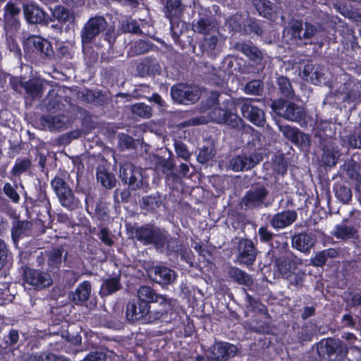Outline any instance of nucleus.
<instances>
[{"label":"nucleus","mask_w":361,"mask_h":361,"mask_svg":"<svg viewBox=\"0 0 361 361\" xmlns=\"http://www.w3.org/2000/svg\"><path fill=\"white\" fill-rule=\"evenodd\" d=\"M137 300L144 310L153 315L148 317V321L168 322L173 319L176 299L159 294L149 286H141L137 290Z\"/></svg>","instance_id":"nucleus-1"},{"label":"nucleus","mask_w":361,"mask_h":361,"mask_svg":"<svg viewBox=\"0 0 361 361\" xmlns=\"http://www.w3.org/2000/svg\"><path fill=\"white\" fill-rule=\"evenodd\" d=\"M184 6L182 1H166L165 16L170 20V32L174 44L181 50H184L187 44H190L193 40L188 35V32L184 30V23H181L180 27V18L183 16Z\"/></svg>","instance_id":"nucleus-2"},{"label":"nucleus","mask_w":361,"mask_h":361,"mask_svg":"<svg viewBox=\"0 0 361 361\" xmlns=\"http://www.w3.org/2000/svg\"><path fill=\"white\" fill-rule=\"evenodd\" d=\"M301 260L293 253L275 259L276 271L283 279L288 281L289 285L296 288L302 286L305 274L300 268Z\"/></svg>","instance_id":"nucleus-3"},{"label":"nucleus","mask_w":361,"mask_h":361,"mask_svg":"<svg viewBox=\"0 0 361 361\" xmlns=\"http://www.w3.org/2000/svg\"><path fill=\"white\" fill-rule=\"evenodd\" d=\"M273 111L286 120L298 123L302 128L312 126V118L307 116L305 109L294 102L279 98L272 101Z\"/></svg>","instance_id":"nucleus-4"},{"label":"nucleus","mask_w":361,"mask_h":361,"mask_svg":"<svg viewBox=\"0 0 361 361\" xmlns=\"http://www.w3.org/2000/svg\"><path fill=\"white\" fill-rule=\"evenodd\" d=\"M26 212L30 219L44 224L51 219V203L46 192V186L39 183L36 198L30 197L26 202Z\"/></svg>","instance_id":"nucleus-5"},{"label":"nucleus","mask_w":361,"mask_h":361,"mask_svg":"<svg viewBox=\"0 0 361 361\" xmlns=\"http://www.w3.org/2000/svg\"><path fill=\"white\" fill-rule=\"evenodd\" d=\"M22 45L26 59L47 60L54 56L51 43L39 35H29L23 38Z\"/></svg>","instance_id":"nucleus-6"},{"label":"nucleus","mask_w":361,"mask_h":361,"mask_svg":"<svg viewBox=\"0 0 361 361\" xmlns=\"http://www.w3.org/2000/svg\"><path fill=\"white\" fill-rule=\"evenodd\" d=\"M317 350L319 357L329 361H342L348 353L347 345L340 339L332 337L322 339L317 343Z\"/></svg>","instance_id":"nucleus-7"},{"label":"nucleus","mask_w":361,"mask_h":361,"mask_svg":"<svg viewBox=\"0 0 361 361\" xmlns=\"http://www.w3.org/2000/svg\"><path fill=\"white\" fill-rule=\"evenodd\" d=\"M238 105L231 99L225 100L222 106L216 108L214 114L219 123L225 124L231 128L241 130L245 127L243 120L238 114Z\"/></svg>","instance_id":"nucleus-8"},{"label":"nucleus","mask_w":361,"mask_h":361,"mask_svg":"<svg viewBox=\"0 0 361 361\" xmlns=\"http://www.w3.org/2000/svg\"><path fill=\"white\" fill-rule=\"evenodd\" d=\"M164 229L151 224H145L135 228V238L145 245H152L157 250H163Z\"/></svg>","instance_id":"nucleus-9"},{"label":"nucleus","mask_w":361,"mask_h":361,"mask_svg":"<svg viewBox=\"0 0 361 361\" xmlns=\"http://www.w3.org/2000/svg\"><path fill=\"white\" fill-rule=\"evenodd\" d=\"M23 279L25 283L31 286L36 290L49 288L53 283L52 278L47 271L27 266L23 267Z\"/></svg>","instance_id":"nucleus-10"},{"label":"nucleus","mask_w":361,"mask_h":361,"mask_svg":"<svg viewBox=\"0 0 361 361\" xmlns=\"http://www.w3.org/2000/svg\"><path fill=\"white\" fill-rule=\"evenodd\" d=\"M236 345L226 341H215L208 350L209 361H228L237 353Z\"/></svg>","instance_id":"nucleus-11"},{"label":"nucleus","mask_w":361,"mask_h":361,"mask_svg":"<svg viewBox=\"0 0 361 361\" xmlns=\"http://www.w3.org/2000/svg\"><path fill=\"white\" fill-rule=\"evenodd\" d=\"M107 22L103 16L90 18L81 30L82 44H91L92 40L106 30Z\"/></svg>","instance_id":"nucleus-12"},{"label":"nucleus","mask_w":361,"mask_h":361,"mask_svg":"<svg viewBox=\"0 0 361 361\" xmlns=\"http://www.w3.org/2000/svg\"><path fill=\"white\" fill-rule=\"evenodd\" d=\"M20 23L18 20H8L5 24L6 44L11 52L18 59H21V48L18 42Z\"/></svg>","instance_id":"nucleus-13"},{"label":"nucleus","mask_w":361,"mask_h":361,"mask_svg":"<svg viewBox=\"0 0 361 361\" xmlns=\"http://www.w3.org/2000/svg\"><path fill=\"white\" fill-rule=\"evenodd\" d=\"M119 176L124 184L133 190L140 188L142 185V175L140 170L130 163L122 164L119 170Z\"/></svg>","instance_id":"nucleus-14"},{"label":"nucleus","mask_w":361,"mask_h":361,"mask_svg":"<svg viewBox=\"0 0 361 361\" xmlns=\"http://www.w3.org/2000/svg\"><path fill=\"white\" fill-rule=\"evenodd\" d=\"M171 96L173 100L180 104H194L199 99L197 92L185 83H178L171 88Z\"/></svg>","instance_id":"nucleus-15"},{"label":"nucleus","mask_w":361,"mask_h":361,"mask_svg":"<svg viewBox=\"0 0 361 361\" xmlns=\"http://www.w3.org/2000/svg\"><path fill=\"white\" fill-rule=\"evenodd\" d=\"M279 131L286 138L297 147L307 149L311 146L312 142L310 135L302 132L296 127H292L288 125H281L279 126Z\"/></svg>","instance_id":"nucleus-16"},{"label":"nucleus","mask_w":361,"mask_h":361,"mask_svg":"<svg viewBox=\"0 0 361 361\" xmlns=\"http://www.w3.org/2000/svg\"><path fill=\"white\" fill-rule=\"evenodd\" d=\"M316 242V235L308 230L295 233L291 236L292 247L305 254L310 252Z\"/></svg>","instance_id":"nucleus-17"},{"label":"nucleus","mask_w":361,"mask_h":361,"mask_svg":"<svg viewBox=\"0 0 361 361\" xmlns=\"http://www.w3.org/2000/svg\"><path fill=\"white\" fill-rule=\"evenodd\" d=\"M136 71L141 78L155 76L161 73V66L155 57L145 56L137 63Z\"/></svg>","instance_id":"nucleus-18"},{"label":"nucleus","mask_w":361,"mask_h":361,"mask_svg":"<svg viewBox=\"0 0 361 361\" xmlns=\"http://www.w3.org/2000/svg\"><path fill=\"white\" fill-rule=\"evenodd\" d=\"M316 32V27L310 23H305V28L302 20H293L290 23V33L295 39H311Z\"/></svg>","instance_id":"nucleus-19"},{"label":"nucleus","mask_w":361,"mask_h":361,"mask_svg":"<svg viewBox=\"0 0 361 361\" xmlns=\"http://www.w3.org/2000/svg\"><path fill=\"white\" fill-rule=\"evenodd\" d=\"M298 219L297 212L293 209H286L275 214L270 219V225L274 229H283L292 225Z\"/></svg>","instance_id":"nucleus-20"},{"label":"nucleus","mask_w":361,"mask_h":361,"mask_svg":"<svg viewBox=\"0 0 361 361\" xmlns=\"http://www.w3.org/2000/svg\"><path fill=\"white\" fill-rule=\"evenodd\" d=\"M40 121L41 123L47 127L50 131H61L67 129L71 125L70 118L64 114L43 115Z\"/></svg>","instance_id":"nucleus-21"},{"label":"nucleus","mask_w":361,"mask_h":361,"mask_svg":"<svg viewBox=\"0 0 361 361\" xmlns=\"http://www.w3.org/2000/svg\"><path fill=\"white\" fill-rule=\"evenodd\" d=\"M23 7L25 18L30 24L49 23L47 14L42 8L34 4H23Z\"/></svg>","instance_id":"nucleus-22"},{"label":"nucleus","mask_w":361,"mask_h":361,"mask_svg":"<svg viewBox=\"0 0 361 361\" xmlns=\"http://www.w3.org/2000/svg\"><path fill=\"white\" fill-rule=\"evenodd\" d=\"M342 94H344L343 102L348 104L360 102L361 101V83L357 80H347L343 85Z\"/></svg>","instance_id":"nucleus-23"},{"label":"nucleus","mask_w":361,"mask_h":361,"mask_svg":"<svg viewBox=\"0 0 361 361\" xmlns=\"http://www.w3.org/2000/svg\"><path fill=\"white\" fill-rule=\"evenodd\" d=\"M163 234L165 240H164L163 249L166 247L168 254L176 255H180L183 256L187 252V247L183 244L182 240L179 238L171 236L167 231L164 229Z\"/></svg>","instance_id":"nucleus-24"},{"label":"nucleus","mask_w":361,"mask_h":361,"mask_svg":"<svg viewBox=\"0 0 361 361\" xmlns=\"http://www.w3.org/2000/svg\"><path fill=\"white\" fill-rule=\"evenodd\" d=\"M149 316H153L141 306V303L137 301H130L126 306V317L131 322H135L140 319L148 320Z\"/></svg>","instance_id":"nucleus-25"},{"label":"nucleus","mask_w":361,"mask_h":361,"mask_svg":"<svg viewBox=\"0 0 361 361\" xmlns=\"http://www.w3.org/2000/svg\"><path fill=\"white\" fill-rule=\"evenodd\" d=\"M218 43L219 37L216 35H204L198 42L201 54L214 59L218 53L216 49Z\"/></svg>","instance_id":"nucleus-26"},{"label":"nucleus","mask_w":361,"mask_h":361,"mask_svg":"<svg viewBox=\"0 0 361 361\" xmlns=\"http://www.w3.org/2000/svg\"><path fill=\"white\" fill-rule=\"evenodd\" d=\"M152 279L162 286H168L176 279L175 271L165 266H156Z\"/></svg>","instance_id":"nucleus-27"},{"label":"nucleus","mask_w":361,"mask_h":361,"mask_svg":"<svg viewBox=\"0 0 361 361\" xmlns=\"http://www.w3.org/2000/svg\"><path fill=\"white\" fill-rule=\"evenodd\" d=\"M266 61L261 50L250 45V73H262L265 68Z\"/></svg>","instance_id":"nucleus-28"},{"label":"nucleus","mask_w":361,"mask_h":361,"mask_svg":"<svg viewBox=\"0 0 361 361\" xmlns=\"http://www.w3.org/2000/svg\"><path fill=\"white\" fill-rule=\"evenodd\" d=\"M60 204L68 211L73 212L82 207L80 200L75 196L73 190L71 188L56 195Z\"/></svg>","instance_id":"nucleus-29"},{"label":"nucleus","mask_w":361,"mask_h":361,"mask_svg":"<svg viewBox=\"0 0 361 361\" xmlns=\"http://www.w3.org/2000/svg\"><path fill=\"white\" fill-rule=\"evenodd\" d=\"M347 219H343L340 224L334 226L331 234L338 240H347L350 239H356L358 237L357 230L353 226L346 225Z\"/></svg>","instance_id":"nucleus-30"},{"label":"nucleus","mask_w":361,"mask_h":361,"mask_svg":"<svg viewBox=\"0 0 361 361\" xmlns=\"http://www.w3.org/2000/svg\"><path fill=\"white\" fill-rule=\"evenodd\" d=\"M216 29L215 19L211 15L204 17L200 16L195 23H192L193 31L203 34L204 36L211 35L210 32Z\"/></svg>","instance_id":"nucleus-31"},{"label":"nucleus","mask_w":361,"mask_h":361,"mask_svg":"<svg viewBox=\"0 0 361 361\" xmlns=\"http://www.w3.org/2000/svg\"><path fill=\"white\" fill-rule=\"evenodd\" d=\"M268 195L269 191L264 186H257L250 190V208L267 207L268 204L265 203V200Z\"/></svg>","instance_id":"nucleus-32"},{"label":"nucleus","mask_w":361,"mask_h":361,"mask_svg":"<svg viewBox=\"0 0 361 361\" xmlns=\"http://www.w3.org/2000/svg\"><path fill=\"white\" fill-rule=\"evenodd\" d=\"M91 293V283L88 281L80 283L75 290L69 293V298L76 304L80 305L86 302Z\"/></svg>","instance_id":"nucleus-33"},{"label":"nucleus","mask_w":361,"mask_h":361,"mask_svg":"<svg viewBox=\"0 0 361 361\" xmlns=\"http://www.w3.org/2000/svg\"><path fill=\"white\" fill-rule=\"evenodd\" d=\"M96 178L101 185L107 188L111 189L116 185V179L114 173L109 171L105 165H99L97 168Z\"/></svg>","instance_id":"nucleus-34"},{"label":"nucleus","mask_w":361,"mask_h":361,"mask_svg":"<svg viewBox=\"0 0 361 361\" xmlns=\"http://www.w3.org/2000/svg\"><path fill=\"white\" fill-rule=\"evenodd\" d=\"M51 10V16L48 17L49 22L56 20L61 24H66L67 22H73L75 14L73 11L63 6H56Z\"/></svg>","instance_id":"nucleus-35"},{"label":"nucleus","mask_w":361,"mask_h":361,"mask_svg":"<svg viewBox=\"0 0 361 361\" xmlns=\"http://www.w3.org/2000/svg\"><path fill=\"white\" fill-rule=\"evenodd\" d=\"M276 82L278 94L281 95V98L286 100L294 99L295 91L288 78L279 75L276 78Z\"/></svg>","instance_id":"nucleus-36"},{"label":"nucleus","mask_w":361,"mask_h":361,"mask_svg":"<svg viewBox=\"0 0 361 361\" xmlns=\"http://www.w3.org/2000/svg\"><path fill=\"white\" fill-rule=\"evenodd\" d=\"M122 288L120 276L109 277L103 280L99 293L102 296H108Z\"/></svg>","instance_id":"nucleus-37"},{"label":"nucleus","mask_w":361,"mask_h":361,"mask_svg":"<svg viewBox=\"0 0 361 361\" xmlns=\"http://www.w3.org/2000/svg\"><path fill=\"white\" fill-rule=\"evenodd\" d=\"M32 228V223L27 220L17 219L13 221L11 238L13 242H18L23 235H28Z\"/></svg>","instance_id":"nucleus-38"},{"label":"nucleus","mask_w":361,"mask_h":361,"mask_svg":"<svg viewBox=\"0 0 361 361\" xmlns=\"http://www.w3.org/2000/svg\"><path fill=\"white\" fill-rule=\"evenodd\" d=\"M63 251V247L62 246H59L53 248V250L49 252L47 259L49 271L56 272L59 270L62 263Z\"/></svg>","instance_id":"nucleus-39"},{"label":"nucleus","mask_w":361,"mask_h":361,"mask_svg":"<svg viewBox=\"0 0 361 361\" xmlns=\"http://www.w3.org/2000/svg\"><path fill=\"white\" fill-rule=\"evenodd\" d=\"M66 177H69V175L66 171H63L57 173L51 180V187L56 195L62 194V192L71 188L66 180Z\"/></svg>","instance_id":"nucleus-40"},{"label":"nucleus","mask_w":361,"mask_h":361,"mask_svg":"<svg viewBox=\"0 0 361 361\" xmlns=\"http://www.w3.org/2000/svg\"><path fill=\"white\" fill-rule=\"evenodd\" d=\"M288 160L283 153L275 154L271 159V167L274 173L283 176L287 173Z\"/></svg>","instance_id":"nucleus-41"},{"label":"nucleus","mask_w":361,"mask_h":361,"mask_svg":"<svg viewBox=\"0 0 361 361\" xmlns=\"http://www.w3.org/2000/svg\"><path fill=\"white\" fill-rule=\"evenodd\" d=\"M84 61L87 69L91 70L95 67L98 62L99 54L91 44H82Z\"/></svg>","instance_id":"nucleus-42"},{"label":"nucleus","mask_w":361,"mask_h":361,"mask_svg":"<svg viewBox=\"0 0 361 361\" xmlns=\"http://www.w3.org/2000/svg\"><path fill=\"white\" fill-rule=\"evenodd\" d=\"M253 99L250 98V122L259 127H263L266 122L265 114L262 108L252 104Z\"/></svg>","instance_id":"nucleus-43"},{"label":"nucleus","mask_w":361,"mask_h":361,"mask_svg":"<svg viewBox=\"0 0 361 361\" xmlns=\"http://www.w3.org/2000/svg\"><path fill=\"white\" fill-rule=\"evenodd\" d=\"M259 11L260 16L272 19L276 16V6L272 1H252Z\"/></svg>","instance_id":"nucleus-44"},{"label":"nucleus","mask_w":361,"mask_h":361,"mask_svg":"<svg viewBox=\"0 0 361 361\" xmlns=\"http://www.w3.org/2000/svg\"><path fill=\"white\" fill-rule=\"evenodd\" d=\"M303 76L307 79L310 78L312 83L319 85L322 83V78L324 73L319 67H314L312 65H305L302 71Z\"/></svg>","instance_id":"nucleus-45"},{"label":"nucleus","mask_w":361,"mask_h":361,"mask_svg":"<svg viewBox=\"0 0 361 361\" xmlns=\"http://www.w3.org/2000/svg\"><path fill=\"white\" fill-rule=\"evenodd\" d=\"M334 191L336 198L343 203H348L352 200V190L348 186L336 183L334 185Z\"/></svg>","instance_id":"nucleus-46"},{"label":"nucleus","mask_w":361,"mask_h":361,"mask_svg":"<svg viewBox=\"0 0 361 361\" xmlns=\"http://www.w3.org/2000/svg\"><path fill=\"white\" fill-rule=\"evenodd\" d=\"M42 84L35 79H29L24 82V90L25 93L32 99L40 96L42 94Z\"/></svg>","instance_id":"nucleus-47"},{"label":"nucleus","mask_w":361,"mask_h":361,"mask_svg":"<svg viewBox=\"0 0 361 361\" xmlns=\"http://www.w3.org/2000/svg\"><path fill=\"white\" fill-rule=\"evenodd\" d=\"M86 99L94 105L104 106L109 103V97L102 90H87L85 94Z\"/></svg>","instance_id":"nucleus-48"},{"label":"nucleus","mask_w":361,"mask_h":361,"mask_svg":"<svg viewBox=\"0 0 361 361\" xmlns=\"http://www.w3.org/2000/svg\"><path fill=\"white\" fill-rule=\"evenodd\" d=\"M142 203L143 209L154 212L161 205V196L159 195H150L143 197Z\"/></svg>","instance_id":"nucleus-49"},{"label":"nucleus","mask_w":361,"mask_h":361,"mask_svg":"<svg viewBox=\"0 0 361 361\" xmlns=\"http://www.w3.org/2000/svg\"><path fill=\"white\" fill-rule=\"evenodd\" d=\"M237 249L238 251L237 261L240 264H245L248 266V238L239 240Z\"/></svg>","instance_id":"nucleus-50"},{"label":"nucleus","mask_w":361,"mask_h":361,"mask_svg":"<svg viewBox=\"0 0 361 361\" xmlns=\"http://www.w3.org/2000/svg\"><path fill=\"white\" fill-rule=\"evenodd\" d=\"M314 334L315 329L313 328L312 324L311 323H306L303 324L298 331V337L299 341L302 343L304 342H310L312 340Z\"/></svg>","instance_id":"nucleus-51"},{"label":"nucleus","mask_w":361,"mask_h":361,"mask_svg":"<svg viewBox=\"0 0 361 361\" xmlns=\"http://www.w3.org/2000/svg\"><path fill=\"white\" fill-rule=\"evenodd\" d=\"M346 176L351 180H358L361 178L360 166L356 161L351 159L345 164Z\"/></svg>","instance_id":"nucleus-52"},{"label":"nucleus","mask_w":361,"mask_h":361,"mask_svg":"<svg viewBox=\"0 0 361 361\" xmlns=\"http://www.w3.org/2000/svg\"><path fill=\"white\" fill-rule=\"evenodd\" d=\"M174 150L178 158H181L185 161H188L191 157L188 146L180 140L175 139L173 143Z\"/></svg>","instance_id":"nucleus-53"},{"label":"nucleus","mask_w":361,"mask_h":361,"mask_svg":"<svg viewBox=\"0 0 361 361\" xmlns=\"http://www.w3.org/2000/svg\"><path fill=\"white\" fill-rule=\"evenodd\" d=\"M132 113L139 117L149 118L152 116V108L145 103H136L131 106Z\"/></svg>","instance_id":"nucleus-54"},{"label":"nucleus","mask_w":361,"mask_h":361,"mask_svg":"<svg viewBox=\"0 0 361 361\" xmlns=\"http://www.w3.org/2000/svg\"><path fill=\"white\" fill-rule=\"evenodd\" d=\"M250 308L255 313L263 316L264 318H269L267 307L260 300H257L250 295Z\"/></svg>","instance_id":"nucleus-55"},{"label":"nucleus","mask_w":361,"mask_h":361,"mask_svg":"<svg viewBox=\"0 0 361 361\" xmlns=\"http://www.w3.org/2000/svg\"><path fill=\"white\" fill-rule=\"evenodd\" d=\"M32 165L30 159L27 158L17 159L15 164L12 169V173L15 176H20V174L27 171Z\"/></svg>","instance_id":"nucleus-56"},{"label":"nucleus","mask_w":361,"mask_h":361,"mask_svg":"<svg viewBox=\"0 0 361 361\" xmlns=\"http://www.w3.org/2000/svg\"><path fill=\"white\" fill-rule=\"evenodd\" d=\"M153 47L154 44L152 42L139 39L134 43L132 49L135 55H141L152 49Z\"/></svg>","instance_id":"nucleus-57"},{"label":"nucleus","mask_w":361,"mask_h":361,"mask_svg":"<svg viewBox=\"0 0 361 361\" xmlns=\"http://www.w3.org/2000/svg\"><path fill=\"white\" fill-rule=\"evenodd\" d=\"M60 357L51 352L34 353L28 355L26 361H57Z\"/></svg>","instance_id":"nucleus-58"},{"label":"nucleus","mask_w":361,"mask_h":361,"mask_svg":"<svg viewBox=\"0 0 361 361\" xmlns=\"http://www.w3.org/2000/svg\"><path fill=\"white\" fill-rule=\"evenodd\" d=\"M230 276L238 283L241 285H248V275L238 267H231L229 269Z\"/></svg>","instance_id":"nucleus-59"},{"label":"nucleus","mask_w":361,"mask_h":361,"mask_svg":"<svg viewBox=\"0 0 361 361\" xmlns=\"http://www.w3.org/2000/svg\"><path fill=\"white\" fill-rule=\"evenodd\" d=\"M238 63L235 56H227L225 57L221 64V68L225 74L232 75L235 72V65Z\"/></svg>","instance_id":"nucleus-60"},{"label":"nucleus","mask_w":361,"mask_h":361,"mask_svg":"<svg viewBox=\"0 0 361 361\" xmlns=\"http://www.w3.org/2000/svg\"><path fill=\"white\" fill-rule=\"evenodd\" d=\"M318 133L322 137L332 138L336 135V130L332 128L331 123L322 121L318 126Z\"/></svg>","instance_id":"nucleus-61"},{"label":"nucleus","mask_w":361,"mask_h":361,"mask_svg":"<svg viewBox=\"0 0 361 361\" xmlns=\"http://www.w3.org/2000/svg\"><path fill=\"white\" fill-rule=\"evenodd\" d=\"M322 160L325 166H335L337 163V157L335 154L334 148L329 149L327 147H324Z\"/></svg>","instance_id":"nucleus-62"},{"label":"nucleus","mask_w":361,"mask_h":361,"mask_svg":"<svg viewBox=\"0 0 361 361\" xmlns=\"http://www.w3.org/2000/svg\"><path fill=\"white\" fill-rule=\"evenodd\" d=\"M346 305L349 307L361 306V294L357 292H348L345 299Z\"/></svg>","instance_id":"nucleus-63"},{"label":"nucleus","mask_w":361,"mask_h":361,"mask_svg":"<svg viewBox=\"0 0 361 361\" xmlns=\"http://www.w3.org/2000/svg\"><path fill=\"white\" fill-rule=\"evenodd\" d=\"M349 145L355 149H361V128L355 130L348 136Z\"/></svg>","instance_id":"nucleus-64"}]
</instances>
